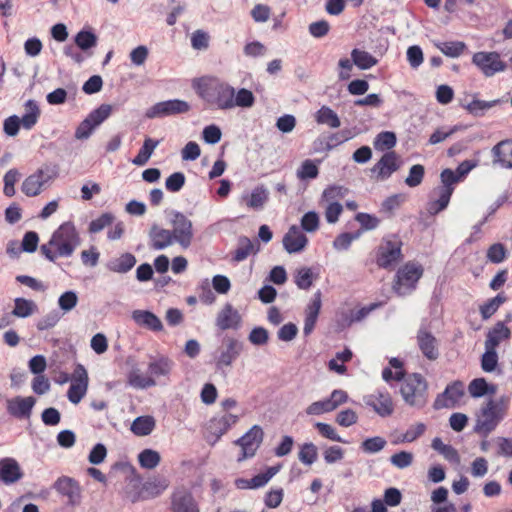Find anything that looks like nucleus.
Here are the masks:
<instances>
[{
	"instance_id": "40",
	"label": "nucleus",
	"mask_w": 512,
	"mask_h": 512,
	"mask_svg": "<svg viewBox=\"0 0 512 512\" xmlns=\"http://www.w3.org/2000/svg\"><path fill=\"white\" fill-rule=\"evenodd\" d=\"M507 301L504 293H498L495 297L488 299L479 307V312L483 320L491 318L499 309V307Z\"/></svg>"
},
{
	"instance_id": "20",
	"label": "nucleus",
	"mask_w": 512,
	"mask_h": 512,
	"mask_svg": "<svg viewBox=\"0 0 512 512\" xmlns=\"http://www.w3.org/2000/svg\"><path fill=\"white\" fill-rule=\"evenodd\" d=\"M171 512H200L193 494L187 489H178L171 495Z\"/></svg>"
},
{
	"instance_id": "48",
	"label": "nucleus",
	"mask_w": 512,
	"mask_h": 512,
	"mask_svg": "<svg viewBox=\"0 0 512 512\" xmlns=\"http://www.w3.org/2000/svg\"><path fill=\"white\" fill-rule=\"evenodd\" d=\"M426 431V425L422 422L410 426L405 433L393 441L394 444L411 443L421 437Z\"/></svg>"
},
{
	"instance_id": "18",
	"label": "nucleus",
	"mask_w": 512,
	"mask_h": 512,
	"mask_svg": "<svg viewBox=\"0 0 512 512\" xmlns=\"http://www.w3.org/2000/svg\"><path fill=\"white\" fill-rule=\"evenodd\" d=\"M364 403L381 417H388L394 412L393 399L386 389H377L365 396Z\"/></svg>"
},
{
	"instance_id": "6",
	"label": "nucleus",
	"mask_w": 512,
	"mask_h": 512,
	"mask_svg": "<svg viewBox=\"0 0 512 512\" xmlns=\"http://www.w3.org/2000/svg\"><path fill=\"white\" fill-rule=\"evenodd\" d=\"M508 399L501 397L498 402L490 399L481 409V414L476 420L474 431L486 438L495 430L499 422L504 418V411L500 405H504Z\"/></svg>"
},
{
	"instance_id": "30",
	"label": "nucleus",
	"mask_w": 512,
	"mask_h": 512,
	"mask_svg": "<svg viewBox=\"0 0 512 512\" xmlns=\"http://www.w3.org/2000/svg\"><path fill=\"white\" fill-rule=\"evenodd\" d=\"M493 164L505 169H512V139L498 142L491 150Z\"/></svg>"
},
{
	"instance_id": "55",
	"label": "nucleus",
	"mask_w": 512,
	"mask_h": 512,
	"mask_svg": "<svg viewBox=\"0 0 512 512\" xmlns=\"http://www.w3.org/2000/svg\"><path fill=\"white\" fill-rule=\"evenodd\" d=\"M314 275L311 268L303 267L296 270L294 281L301 290H308L313 285Z\"/></svg>"
},
{
	"instance_id": "4",
	"label": "nucleus",
	"mask_w": 512,
	"mask_h": 512,
	"mask_svg": "<svg viewBox=\"0 0 512 512\" xmlns=\"http://www.w3.org/2000/svg\"><path fill=\"white\" fill-rule=\"evenodd\" d=\"M198 94L211 107L219 110L233 108L234 88L226 82L213 80L199 87Z\"/></svg>"
},
{
	"instance_id": "28",
	"label": "nucleus",
	"mask_w": 512,
	"mask_h": 512,
	"mask_svg": "<svg viewBox=\"0 0 512 512\" xmlns=\"http://www.w3.org/2000/svg\"><path fill=\"white\" fill-rule=\"evenodd\" d=\"M321 306V291L318 290L317 292L314 293L310 303L307 305L305 309V319L303 327V333L305 336H308L313 332L320 313Z\"/></svg>"
},
{
	"instance_id": "33",
	"label": "nucleus",
	"mask_w": 512,
	"mask_h": 512,
	"mask_svg": "<svg viewBox=\"0 0 512 512\" xmlns=\"http://www.w3.org/2000/svg\"><path fill=\"white\" fill-rule=\"evenodd\" d=\"M511 336L510 329L504 322L498 321L488 332L485 340V347L496 349L501 341L509 339Z\"/></svg>"
},
{
	"instance_id": "8",
	"label": "nucleus",
	"mask_w": 512,
	"mask_h": 512,
	"mask_svg": "<svg viewBox=\"0 0 512 512\" xmlns=\"http://www.w3.org/2000/svg\"><path fill=\"white\" fill-rule=\"evenodd\" d=\"M59 167L56 164H46L24 179L21 191L28 197L39 195L45 184L58 177Z\"/></svg>"
},
{
	"instance_id": "60",
	"label": "nucleus",
	"mask_w": 512,
	"mask_h": 512,
	"mask_svg": "<svg viewBox=\"0 0 512 512\" xmlns=\"http://www.w3.org/2000/svg\"><path fill=\"white\" fill-rule=\"evenodd\" d=\"M425 175V168L421 164H415L411 166L409 170V174L405 179V184L408 187L414 188L419 186L424 178Z\"/></svg>"
},
{
	"instance_id": "58",
	"label": "nucleus",
	"mask_w": 512,
	"mask_h": 512,
	"mask_svg": "<svg viewBox=\"0 0 512 512\" xmlns=\"http://www.w3.org/2000/svg\"><path fill=\"white\" fill-rule=\"evenodd\" d=\"M498 365V354L496 349L485 347V352L481 357V368L484 372L491 373L495 371Z\"/></svg>"
},
{
	"instance_id": "26",
	"label": "nucleus",
	"mask_w": 512,
	"mask_h": 512,
	"mask_svg": "<svg viewBox=\"0 0 512 512\" xmlns=\"http://www.w3.org/2000/svg\"><path fill=\"white\" fill-rule=\"evenodd\" d=\"M149 246L153 250H164L176 242L175 235L169 229L153 224L149 230Z\"/></svg>"
},
{
	"instance_id": "34",
	"label": "nucleus",
	"mask_w": 512,
	"mask_h": 512,
	"mask_svg": "<svg viewBox=\"0 0 512 512\" xmlns=\"http://www.w3.org/2000/svg\"><path fill=\"white\" fill-rule=\"evenodd\" d=\"M503 101L501 99H495L491 101H484L477 99V94L473 95V99L468 103H462L461 106L472 116L474 117H483L486 112L501 104Z\"/></svg>"
},
{
	"instance_id": "50",
	"label": "nucleus",
	"mask_w": 512,
	"mask_h": 512,
	"mask_svg": "<svg viewBox=\"0 0 512 512\" xmlns=\"http://www.w3.org/2000/svg\"><path fill=\"white\" fill-rule=\"evenodd\" d=\"M318 458V450L314 443L306 442L300 446L298 459L307 466H311Z\"/></svg>"
},
{
	"instance_id": "64",
	"label": "nucleus",
	"mask_w": 512,
	"mask_h": 512,
	"mask_svg": "<svg viewBox=\"0 0 512 512\" xmlns=\"http://www.w3.org/2000/svg\"><path fill=\"white\" fill-rule=\"evenodd\" d=\"M507 257V249L502 243L491 245L487 251V258L494 264L503 262Z\"/></svg>"
},
{
	"instance_id": "44",
	"label": "nucleus",
	"mask_w": 512,
	"mask_h": 512,
	"mask_svg": "<svg viewBox=\"0 0 512 512\" xmlns=\"http://www.w3.org/2000/svg\"><path fill=\"white\" fill-rule=\"evenodd\" d=\"M435 46L446 56L457 58L463 54L467 46L462 41H444L437 42Z\"/></svg>"
},
{
	"instance_id": "14",
	"label": "nucleus",
	"mask_w": 512,
	"mask_h": 512,
	"mask_svg": "<svg viewBox=\"0 0 512 512\" xmlns=\"http://www.w3.org/2000/svg\"><path fill=\"white\" fill-rule=\"evenodd\" d=\"M264 438V432L259 425L252 426L244 435L235 441L242 449V454L238 457V461L246 458H252L260 447Z\"/></svg>"
},
{
	"instance_id": "46",
	"label": "nucleus",
	"mask_w": 512,
	"mask_h": 512,
	"mask_svg": "<svg viewBox=\"0 0 512 512\" xmlns=\"http://www.w3.org/2000/svg\"><path fill=\"white\" fill-rule=\"evenodd\" d=\"M431 447L444 456L450 462H459L458 451L449 444H444L441 438L435 437L432 440Z\"/></svg>"
},
{
	"instance_id": "32",
	"label": "nucleus",
	"mask_w": 512,
	"mask_h": 512,
	"mask_svg": "<svg viewBox=\"0 0 512 512\" xmlns=\"http://www.w3.org/2000/svg\"><path fill=\"white\" fill-rule=\"evenodd\" d=\"M132 319L140 326L153 332H160L163 330V324L160 318L153 312L148 310H134L132 312Z\"/></svg>"
},
{
	"instance_id": "11",
	"label": "nucleus",
	"mask_w": 512,
	"mask_h": 512,
	"mask_svg": "<svg viewBox=\"0 0 512 512\" xmlns=\"http://www.w3.org/2000/svg\"><path fill=\"white\" fill-rule=\"evenodd\" d=\"M244 349V343L236 338L228 337L223 345L216 351L214 362L216 370L225 372L240 356Z\"/></svg>"
},
{
	"instance_id": "62",
	"label": "nucleus",
	"mask_w": 512,
	"mask_h": 512,
	"mask_svg": "<svg viewBox=\"0 0 512 512\" xmlns=\"http://www.w3.org/2000/svg\"><path fill=\"white\" fill-rule=\"evenodd\" d=\"M255 102V97L253 95V93L246 89V88H241L237 94L234 93V97H232V103H233V108L235 106H238V107H251Z\"/></svg>"
},
{
	"instance_id": "23",
	"label": "nucleus",
	"mask_w": 512,
	"mask_h": 512,
	"mask_svg": "<svg viewBox=\"0 0 512 512\" xmlns=\"http://www.w3.org/2000/svg\"><path fill=\"white\" fill-rule=\"evenodd\" d=\"M241 324L242 318L240 313L230 303H226L217 314L216 326L221 331L229 329L238 330Z\"/></svg>"
},
{
	"instance_id": "59",
	"label": "nucleus",
	"mask_w": 512,
	"mask_h": 512,
	"mask_svg": "<svg viewBox=\"0 0 512 512\" xmlns=\"http://www.w3.org/2000/svg\"><path fill=\"white\" fill-rule=\"evenodd\" d=\"M360 235L361 231L341 233L334 239L333 247L339 251L347 250L352 241L358 239Z\"/></svg>"
},
{
	"instance_id": "36",
	"label": "nucleus",
	"mask_w": 512,
	"mask_h": 512,
	"mask_svg": "<svg viewBox=\"0 0 512 512\" xmlns=\"http://www.w3.org/2000/svg\"><path fill=\"white\" fill-rule=\"evenodd\" d=\"M24 107L25 113L20 118V121L24 129L30 130L35 126L40 117L39 105L35 100L29 99L25 102Z\"/></svg>"
},
{
	"instance_id": "42",
	"label": "nucleus",
	"mask_w": 512,
	"mask_h": 512,
	"mask_svg": "<svg viewBox=\"0 0 512 512\" xmlns=\"http://www.w3.org/2000/svg\"><path fill=\"white\" fill-rule=\"evenodd\" d=\"M154 428L155 420L152 416H139L131 425V431L137 436H147Z\"/></svg>"
},
{
	"instance_id": "52",
	"label": "nucleus",
	"mask_w": 512,
	"mask_h": 512,
	"mask_svg": "<svg viewBox=\"0 0 512 512\" xmlns=\"http://www.w3.org/2000/svg\"><path fill=\"white\" fill-rule=\"evenodd\" d=\"M115 221V216L111 212L102 213L96 219H93L88 226V232L91 234H96L106 227L112 225Z\"/></svg>"
},
{
	"instance_id": "38",
	"label": "nucleus",
	"mask_w": 512,
	"mask_h": 512,
	"mask_svg": "<svg viewBox=\"0 0 512 512\" xmlns=\"http://www.w3.org/2000/svg\"><path fill=\"white\" fill-rule=\"evenodd\" d=\"M127 382L129 386L135 389H147L157 384V381L153 377L144 376L141 374L139 369H132L127 375Z\"/></svg>"
},
{
	"instance_id": "10",
	"label": "nucleus",
	"mask_w": 512,
	"mask_h": 512,
	"mask_svg": "<svg viewBox=\"0 0 512 512\" xmlns=\"http://www.w3.org/2000/svg\"><path fill=\"white\" fill-rule=\"evenodd\" d=\"M112 113V106L109 104H101L92 110L87 117L80 122L75 130V138L78 140L88 139L94 129L102 124Z\"/></svg>"
},
{
	"instance_id": "63",
	"label": "nucleus",
	"mask_w": 512,
	"mask_h": 512,
	"mask_svg": "<svg viewBox=\"0 0 512 512\" xmlns=\"http://www.w3.org/2000/svg\"><path fill=\"white\" fill-rule=\"evenodd\" d=\"M488 382L485 378H475L468 385V392L473 398H481L487 395Z\"/></svg>"
},
{
	"instance_id": "37",
	"label": "nucleus",
	"mask_w": 512,
	"mask_h": 512,
	"mask_svg": "<svg viewBox=\"0 0 512 512\" xmlns=\"http://www.w3.org/2000/svg\"><path fill=\"white\" fill-rule=\"evenodd\" d=\"M160 141L152 138H146L138 154L132 159V163L136 166L145 165L152 156L155 148L159 145Z\"/></svg>"
},
{
	"instance_id": "57",
	"label": "nucleus",
	"mask_w": 512,
	"mask_h": 512,
	"mask_svg": "<svg viewBox=\"0 0 512 512\" xmlns=\"http://www.w3.org/2000/svg\"><path fill=\"white\" fill-rule=\"evenodd\" d=\"M387 441L381 436L366 438L362 441L360 449L367 454L380 452L386 446Z\"/></svg>"
},
{
	"instance_id": "19",
	"label": "nucleus",
	"mask_w": 512,
	"mask_h": 512,
	"mask_svg": "<svg viewBox=\"0 0 512 512\" xmlns=\"http://www.w3.org/2000/svg\"><path fill=\"white\" fill-rule=\"evenodd\" d=\"M33 396H16L6 401L7 413L16 419H29L36 404Z\"/></svg>"
},
{
	"instance_id": "25",
	"label": "nucleus",
	"mask_w": 512,
	"mask_h": 512,
	"mask_svg": "<svg viewBox=\"0 0 512 512\" xmlns=\"http://www.w3.org/2000/svg\"><path fill=\"white\" fill-rule=\"evenodd\" d=\"M237 415L226 413L222 416L213 417L209 423L207 430L211 436H214V442L218 441L230 428L238 422Z\"/></svg>"
},
{
	"instance_id": "47",
	"label": "nucleus",
	"mask_w": 512,
	"mask_h": 512,
	"mask_svg": "<svg viewBox=\"0 0 512 512\" xmlns=\"http://www.w3.org/2000/svg\"><path fill=\"white\" fill-rule=\"evenodd\" d=\"M254 248L255 245L248 237H239L238 246L233 254V260L236 262L244 261L251 253L258 251V249L254 251Z\"/></svg>"
},
{
	"instance_id": "17",
	"label": "nucleus",
	"mask_w": 512,
	"mask_h": 512,
	"mask_svg": "<svg viewBox=\"0 0 512 512\" xmlns=\"http://www.w3.org/2000/svg\"><path fill=\"white\" fill-rule=\"evenodd\" d=\"M463 395L464 383L460 380H455L448 384L442 393L437 395L433 403V408L435 410L455 408Z\"/></svg>"
},
{
	"instance_id": "12",
	"label": "nucleus",
	"mask_w": 512,
	"mask_h": 512,
	"mask_svg": "<svg viewBox=\"0 0 512 512\" xmlns=\"http://www.w3.org/2000/svg\"><path fill=\"white\" fill-rule=\"evenodd\" d=\"M191 109L190 104L181 99H169L152 105L145 112L148 119L164 118L173 115L185 114Z\"/></svg>"
},
{
	"instance_id": "24",
	"label": "nucleus",
	"mask_w": 512,
	"mask_h": 512,
	"mask_svg": "<svg viewBox=\"0 0 512 512\" xmlns=\"http://www.w3.org/2000/svg\"><path fill=\"white\" fill-rule=\"evenodd\" d=\"M150 359L151 360L147 367V372L150 377H153L154 380L160 378L169 380L171 372L175 366V362L165 355L150 357Z\"/></svg>"
},
{
	"instance_id": "7",
	"label": "nucleus",
	"mask_w": 512,
	"mask_h": 512,
	"mask_svg": "<svg viewBox=\"0 0 512 512\" xmlns=\"http://www.w3.org/2000/svg\"><path fill=\"white\" fill-rule=\"evenodd\" d=\"M423 275L422 265L414 262H407L398 269L393 283V290L399 296H406L412 293Z\"/></svg>"
},
{
	"instance_id": "53",
	"label": "nucleus",
	"mask_w": 512,
	"mask_h": 512,
	"mask_svg": "<svg viewBox=\"0 0 512 512\" xmlns=\"http://www.w3.org/2000/svg\"><path fill=\"white\" fill-rule=\"evenodd\" d=\"M318 174L319 168L317 164L311 159L304 160L296 172L297 178L302 181L308 179H315L318 177Z\"/></svg>"
},
{
	"instance_id": "56",
	"label": "nucleus",
	"mask_w": 512,
	"mask_h": 512,
	"mask_svg": "<svg viewBox=\"0 0 512 512\" xmlns=\"http://www.w3.org/2000/svg\"><path fill=\"white\" fill-rule=\"evenodd\" d=\"M349 192V189L342 185H329L324 189L321 199L327 202H334L343 199Z\"/></svg>"
},
{
	"instance_id": "15",
	"label": "nucleus",
	"mask_w": 512,
	"mask_h": 512,
	"mask_svg": "<svg viewBox=\"0 0 512 512\" xmlns=\"http://www.w3.org/2000/svg\"><path fill=\"white\" fill-rule=\"evenodd\" d=\"M169 486L168 480L155 477L144 482L137 491L129 492L128 497L132 503L149 500L161 495Z\"/></svg>"
},
{
	"instance_id": "61",
	"label": "nucleus",
	"mask_w": 512,
	"mask_h": 512,
	"mask_svg": "<svg viewBox=\"0 0 512 512\" xmlns=\"http://www.w3.org/2000/svg\"><path fill=\"white\" fill-rule=\"evenodd\" d=\"M186 177L183 172H174L165 180V188L171 193L179 192L185 185Z\"/></svg>"
},
{
	"instance_id": "3",
	"label": "nucleus",
	"mask_w": 512,
	"mask_h": 512,
	"mask_svg": "<svg viewBox=\"0 0 512 512\" xmlns=\"http://www.w3.org/2000/svg\"><path fill=\"white\" fill-rule=\"evenodd\" d=\"M403 242L398 234L385 235L374 250V262L381 269L393 270L402 261Z\"/></svg>"
},
{
	"instance_id": "1",
	"label": "nucleus",
	"mask_w": 512,
	"mask_h": 512,
	"mask_svg": "<svg viewBox=\"0 0 512 512\" xmlns=\"http://www.w3.org/2000/svg\"><path fill=\"white\" fill-rule=\"evenodd\" d=\"M80 244L79 233L75 225L68 221L62 223L51 235L48 243L41 245V254L50 262L58 257H70Z\"/></svg>"
},
{
	"instance_id": "16",
	"label": "nucleus",
	"mask_w": 512,
	"mask_h": 512,
	"mask_svg": "<svg viewBox=\"0 0 512 512\" xmlns=\"http://www.w3.org/2000/svg\"><path fill=\"white\" fill-rule=\"evenodd\" d=\"M472 63L476 65L486 77H491L506 69V63L500 59L497 52H477L472 57Z\"/></svg>"
},
{
	"instance_id": "29",
	"label": "nucleus",
	"mask_w": 512,
	"mask_h": 512,
	"mask_svg": "<svg viewBox=\"0 0 512 512\" xmlns=\"http://www.w3.org/2000/svg\"><path fill=\"white\" fill-rule=\"evenodd\" d=\"M23 477L19 463L10 457L0 459V481L6 485L13 484Z\"/></svg>"
},
{
	"instance_id": "51",
	"label": "nucleus",
	"mask_w": 512,
	"mask_h": 512,
	"mask_svg": "<svg viewBox=\"0 0 512 512\" xmlns=\"http://www.w3.org/2000/svg\"><path fill=\"white\" fill-rule=\"evenodd\" d=\"M320 218L316 211L306 212L300 219V229L303 232L314 233L319 229Z\"/></svg>"
},
{
	"instance_id": "9",
	"label": "nucleus",
	"mask_w": 512,
	"mask_h": 512,
	"mask_svg": "<svg viewBox=\"0 0 512 512\" xmlns=\"http://www.w3.org/2000/svg\"><path fill=\"white\" fill-rule=\"evenodd\" d=\"M169 222L172 226L170 232L175 235L176 243L183 249L189 248L194 237L192 221L182 212L172 210Z\"/></svg>"
},
{
	"instance_id": "31",
	"label": "nucleus",
	"mask_w": 512,
	"mask_h": 512,
	"mask_svg": "<svg viewBox=\"0 0 512 512\" xmlns=\"http://www.w3.org/2000/svg\"><path fill=\"white\" fill-rule=\"evenodd\" d=\"M136 256L130 252H124L117 257H113L105 264L107 270L117 274H126L136 265Z\"/></svg>"
},
{
	"instance_id": "54",
	"label": "nucleus",
	"mask_w": 512,
	"mask_h": 512,
	"mask_svg": "<svg viewBox=\"0 0 512 512\" xmlns=\"http://www.w3.org/2000/svg\"><path fill=\"white\" fill-rule=\"evenodd\" d=\"M397 143L396 134L392 131H382L374 139V148L376 150H390Z\"/></svg>"
},
{
	"instance_id": "5",
	"label": "nucleus",
	"mask_w": 512,
	"mask_h": 512,
	"mask_svg": "<svg viewBox=\"0 0 512 512\" xmlns=\"http://www.w3.org/2000/svg\"><path fill=\"white\" fill-rule=\"evenodd\" d=\"M441 185L435 189L437 199H430L427 203V211L430 215H436L445 210L454 192V185L461 181L452 169L446 168L440 174Z\"/></svg>"
},
{
	"instance_id": "2",
	"label": "nucleus",
	"mask_w": 512,
	"mask_h": 512,
	"mask_svg": "<svg viewBox=\"0 0 512 512\" xmlns=\"http://www.w3.org/2000/svg\"><path fill=\"white\" fill-rule=\"evenodd\" d=\"M400 395L404 403L416 409H423L429 399L428 382L420 373H411L401 382Z\"/></svg>"
},
{
	"instance_id": "27",
	"label": "nucleus",
	"mask_w": 512,
	"mask_h": 512,
	"mask_svg": "<svg viewBox=\"0 0 512 512\" xmlns=\"http://www.w3.org/2000/svg\"><path fill=\"white\" fill-rule=\"evenodd\" d=\"M417 344L423 356L428 360L434 361L439 357L437 339L427 329H419L417 333Z\"/></svg>"
},
{
	"instance_id": "22",
	"label": "nucleus",
	"mask_w": 512,
	"mask_h": 512,
	"mask_svg": "<svg viewBox=\"0 0 512 512\" xmlns=\"http://www.w3.org/2000/svg\"><path fill=\"white\" fill-rule=\"evenodd\" d=\"M308 242L307 236L297 225L290 226L282 239L283 247L289 254L301 252L307 246Z\"/></svg>"
},
{
	"instance_id": "43",
	"label": "nucleus",
	"mask_w": 512,
	"mask_h": 512,
	"mask_svg": "<svg viewBox=\"0 0 512 512\" xmlns=\"http://www.w3.org/2000/svg\"><path fill=\"white\" fill-rule=\"evenodd\" d=\"M37 308L34 301L18 297L14 300L12 314L19 318H27L36 312Z\"/></svg>"
},
{
	"instance_id": "21",
	"label": "nucleus",
	"mask_w": 512,
	"mask_h": 512,
	"mask_svg": "<svg viewBox=\"0 0 512 512\" xmlns=\"http://www.w3.org/2000/svg\"><path fill=\"white\" fill-rule=\"evenodd\" d=\"M401 166L399 156L395 151H388L383 154L380 160L372 167V173L377 174L380 180L388 179Z\"/></svg>"
},
{
	"instance_id": "13",
	"label": "nucleus",
	"mask_w": 512,
	"mask_h": 512,
	"mask_svg": "<svg viewBox=\"0 0 512 512\" xmlns=\"http://www.w3.org/2000/svg\"><path fill=\"white\" fill-rule=\"evenodd\" d=\"M52 488L63 498H66L68 507H77L82 502V488L80 483L69 476H60L53 483Z\"/></svg>"
},
{
	"instance_id": "49",
	"label": "nucleus",
	"mask_w": 512,
	"mask_h": 512,
	"mask_svg": "<svg viewBox=\"0 0 512 512\" xmlns=\"http://www.w3.org/2000/svg\"><path fill=\"white\" fill-rule=\"evenodd\" d=\"M76 46L83 50H89L97 45V36L92 30H81L75 36Z\"/></svg>"
},
{
	"instance_id": "39",
	"label": "nucleus",
	"mask_w": 512,
	"mask_h": 512,
	"mask_svg": "<svg viewBox=\"0 0 512 512\" xmlns=\"http://www.w3.org/2000/svg\"><path fill=\"white\" fill-rule=\"evenodd\" d=\"M315 120L318 124H324L330 128H338L341 121L337 113L328 106H322L315 114Z\"/></svg>"
},
{
	"instance_id": "45",
	"label": "nucleus",
	"mask_w": 512,
	"mask_h": 512,
	"mask_svg": "<svg viewBox=\"0 0 512 512\" xmlns=\"http://www.w3.org/2000/svg\"><path fill=\"white\" fill-rule=\"evenodd\" d=\"M161 456L158 451L153 449H144L138 454V462L144 469H154L159 465Z\"/></svg>"
},
{
	"instance_id": "35",
	"label": "nucleus",
	"mask_w": 512,
	"mask_h": 512,
	"mask_svg": "<svg viewBox=\"0 0 512 512\" xmlns=\"http://www.w3.org/2000/svg\"><path fill=\"white\" fill-rule=\"evenodd\" d=\"M269 192L264 185L256 186L250 194L245 193L241 199L244 201L248 208L254 210H260L264 204L268 201Z\"/></svg>"
},
{
	"instance_id": "41",
	"label": "nucleus",
	"mask_w": 512,
	"mask_h": 512,
	"mask_svg": "<svg viewBox=\"0 0 512 512\" xmlns=\"http://www.w3.org/2000/svg\"><path fill=\"white\" fill-rule=\"evenodd\" d=\"M351 59L354 65L361 70H368L378 63V60L372 54L358 48L351 51Z\"/></svg>"
}]
</instances>
